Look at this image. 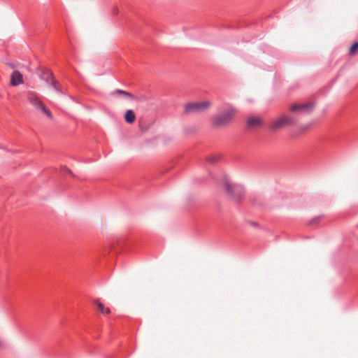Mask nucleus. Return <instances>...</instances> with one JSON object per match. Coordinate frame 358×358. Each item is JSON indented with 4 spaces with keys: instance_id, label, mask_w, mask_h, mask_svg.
Wrapping results in <instances>:
<instances>
[{
    "instance_id": "17",
    "label": "nucleus",
    "mask_w": 358,
    "mask_h": 358,
    "mask_svg": "<svg viewBox=\"0 0 358 358\" xmlns=\"http://www.w3.org/2000/svg\"><path fill=\"white\" fill-rule=\"evenodd\" d=\"M64 171H66V173L71 174V171L70 169H69L68 168L64 167Z\"/></svg>"
},
{
    "instance_id": "7",
    "label": "nucleus",
    "mask_w": 358,
    "mask_h": 358,
    "mask_svg": "<svg viewBox=\"0 0 358 358\" xmlns=\"http://www.w3.org/2000/svg\"><path fill=\"white\" fill-rule=\"evenodd\" d=\"M27 99L33 106H34L38 109H39L43 105L41 101L39 99L37 94L34 92H28Z\"/></svg>"
},
{
    "instance_id": "10",
    "label": "nucleus",
    "mask_w": 358,
    "mask_h": 358,
    "mask_svg": "<svg viewBox=\"0 0 358 358\" xmlns=\"http://www.w3.org/2000/svg\"><path fill=\"white\" fill-rule=\"evenodd\" d=\"M94 303L97 306L99 312L103 315H110L111 311L109 308H106L104 304L102 303L99 300H96Z\"/></svg>"
},
{
    "instance_id": "8",
    "label": "nucleus",
    "mask_w": 358,
    "mask_h": 358,
    "mask_svg": "<svg viewBox=\"0 0 358 358\" xmlns=\"http://www.w3.org/2000/svg\"><path fill=\"white\" fill-rule=\"evenodd\" d=\"M10 83L13 86H17L22 83V75L19 71H15L11 75Z\"/></svg>"
},
{
    "instance_id": "18",
    "label": "nucleus",
    "mask_w": 358,
    "mask_h": 358,
    "mask_svg": "<svg viewBox=\"0 0 358 358\" xmlns=\"http://www.w3.org/2000/svg\"><path fill=\"white\" fill-rule=\"evenodd\" d=\"M3 345V343L2 342V341L0 339V348H2Z\"/></svg>"
},
{
    "instance_id": "3",
    "label": "nucleus",
    "mask_w": 358,
    "mask_h": 358,
    "mask_svg": "<svg viewBox=\"0 0 358 358\" xmlns=\"http://www.w3.org/2000/svg\"><path fill=\"white\" fill-rule=\"evenodd\" d=\"M210 106V103L209 101L188 103L185 107V112L186 113L201 112Z\"/></svg>"
},
{
    "instance_id": "15",
    "label": "nucleus",
    "mask_w": 358,
    "mask_h": 358,
    "mask_svg": "<svg viewBox=\"0 0 358 358\" xmlns=\"http://www.w3.org/2000/svg\"><path fill=\"white\" fill-rule=\"evenodd\" d=\"M219 160V157L217 156L213 155L208 157L207 158V161L210 164H215Z\"/></svg>"
},
{
    "instance_id": "6",
    "label": "nucleus",
    "mask_w": 358,
    "mask_h": 358,
    "mask_svg": "<svg viewBox=\"0 0 358 358\" xmlns=\"http://www.w3.org/2000/svg\"><path fill=\"white\" fill-rule=\"evenodd\" d=\"M294 123V119L289 115H284L275 120H274L271 125V129L272 130H277L287 125H290Z\"/></svg>"
},
{
    "instance_id": "14",
    "label": "nucleus",
    "mask_w": 358,
    "mask_h": 358,
    "mask_svg": "<svg viewBox=\"0 0 358 358\" xmlns=\"http://www.w3.org/2000/svg\"><path fill=\"white\" fill-rule=\"evenodd\" d=\"M39 110L43 112L49 118L52 119V115L50 110H48L44 105H43Z\"/></svg>"
},
{
    "instance_id": "16",
    "label": "nucleus",
    "mask_w": 358,
    "mask_h": 358,
    "mask_svg": "<svg viewBox=\"0 0 358 358\" xmlns=\"http://www.w3.org/2000/svg\"><path fill=\"white\" fill-rule=\"evenodd\" d=\"M113 13L114 15H117L118 14V9H117V8H113Z\"/></svg>"
},
{
    "instance_id": "9",
    "label": "nucleus",
    "mask_w": 358,
    "mask_h": 358,
    "mask_svg": "<svg viewBox=\"0 0 358 358\" xmlns=\"http://www.w3.org/2000/svg\"><path fill=\"white\" fill-rule=\"evenodd\" d=\"M262 123V120L259 117H250L247 122V126L249 128H254L259 126Z\"/></svg>"
},
{
    "instance_id": "4",
    "label": "nucleus",
    "mask_w": 358,
    "mask_h": 358,
    "mask_svg": "<svg viewBox=\"0 0 358 358\" xmlns=\"http://www.w3.org/2000/svg\"><path fill=\"white\" fill-rule=\"evenodd\" d=\"M315 103L306 102L301 103H294L290 106V111L294 113H308L313 110Z\"/></svg>"
},
{
    "instance_id": "11",
    "label": "nucleus",
    "mask_w": 358,
    "mask_h": 358,
    "mask_svg": "<svg viewBox=\"0 0 358 358\" xmlns=\"http://www.w3.org/2000/svg\"><path fill=\"white\" fill-rule=\"evenodd\" d=\"M111 94L113 96H115V95H117V94H122L123 95L125 98H127V99H134V96L133 94H131V93L128 92H126V91H124L122 90H115L114 91H113L111 92Z\"/></svg>"
},
{
    "instance_id": "1",
    "label": "nucleus",
    "mask_w": 358,
    "mask_h": 358,
    "mask_svg": "<svg viewBox=\"0 0 358 358\" xmlns=\"http://www.w3.org/2000/svg\"><path fill=\"white\" fill-rule=\"evenodd\" d=\"M224 189L227 195L234 201H238L244 196V189L240 185L230 182L227 179L224 181Z\"/></svg>"
},
{
    "instance_id": "12",
    "label": "nucleus",
    "mask_w": 358,
    "mask_h": 358,
    "mask_svg": "<svg viewBox=\"0 0 358 358\" xmlns=\"http://www.w3.org/2000/svg\"><path fill=\"white\" fill-rule=\"evenodd\" d=\"M124 119L127 123H129V124L133 123L136 119V115H135L134 112L131 109L128 110L125 113Z\"/></svg>"
},
{
    "instance_id": "5",
    "label": "nucleus",
    "mask_w": 358,
    "mask_h": 358,
    "mask_svg": "<svg viewBox=\"0 0 358 358\" xmlns=\"http://www.w3.org/2000/svg\"><path fill=\"white\" fill-rule=\"evenodd\" d=\"M41 78L48 83L55 91L59 93H63L62 88L59 85L57 81L55 79L53 74L48 69L43 71Z\"/></svg>"
},
{
    "instance_id": "2",
    "label": "nucleus",
    "mask_w": 358,
    "mask_h": 358,
    "mask_svg": "<svg viewBox=\"0 0 358 358\" xmlns=\"http://www.w3.org/2000/svg\"><path fill=\"white\" fill-rule=\"evenodd\" d=\"M236 114V110L231 106L227 107L222 114L215 115L213 119V124L215 127H224L232 120Z\"/></svg>"
},
{
    "instance_id": "19",
    "label": "nucleus",
    "mask_w": 358,
    "mask_h": 358,
    "mask_svg": "<svg viewBox=\"0 0 358 358\" xmlns=\"http://www.w3.org/2000/svg\"><path fill=\"white\" fill-rule=\"evenodd\" d=\"M318 219V217H316L315 219H313L312 221H311V224L312 223H314Z\"/></svg>"
},
{
    "instance_id": "13",
    "label": "nucleus",
    "mask_w": 358,
    "mask_h": 358,
    "mask_svg": "<svg viewBox=\"0 0 358 358\" xmlns=\"http://www.w3.org/2000/svg\"><path fill=\"white\" fill-rule=\"evenodd\" d=\"M357 50H358V42H355L351 45V47L350 48L349 54L350 55H354Z\"/></svg>"
}]
</instances>
